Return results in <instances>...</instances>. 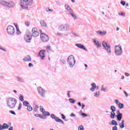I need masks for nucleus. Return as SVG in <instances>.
Listing matches in <instances>:
<instances>
[{
	"label": "nucleus",
	"instance_id": "nucleus-1",
	"mask_svg": "<svg viewBox=\"0 0 130 130\" xmlns=\"http://www.w3.org/2000/svg\"><path fill=\"white\" fill-rule=\"evenodd\" d=\"M31 32L32 34H26L24 36L25 41L28 43L31 42L32 37H38L39 36V31H38L36 27H33L31 29Z\"/></svg>",
	"mask_w": 130,
	"mask_h": 130
},
{
	"label": "nucleus",
	"instance_id": "nucleus-2",
	"mask_svg": "<svg viewBox=\"0 0 130 130\" xmlns=\"http://www.w3.org/2000/svg\"><path fill=\"white\" fill-rule=\"evenodd\" d=\"M6 100V104L9 108L11 109L15 108L17 104V99L14 98H7Z\"/></svg>",
	"mask_w": 130,
	"mask_h": 130
},
{
	"label": "nucleus",
	"instance_id": "nucleus-3",
	"mask_svg": "<svg viewBox=\"0 0 130 130\" xmlns=\"http://www.w3.org/2000/svg\"><path fill=\"white\" fill-rule=\"evenodd\" d=\"M20 6L23 10H28V7H31L33 5V0H20Z\"/></svg>",
	"mask_w": 130,
	"mask_h": 130
},
{
	"label": "nucleus",
	"instance_id": "nucleus-4",
	"mask_svg": "<svg viewBox=\"0 0 130 130\" xmlns=\"http://www.w3.org/2000/svg\"><path fill=\"white\" fill-rule=\"evenodd\" d=\"M0 4L4 7H6V8H9L10 9H13V8H14L15 6H16L14 1L6 2L2 1L0 2Z\"/></svg>",
	"mask_w": 130,
	"mask_h": 130
},
{
	"label": "nucleus",
	"instance_id": "nucleus-5",
	"mask_svg": "<svg viewBox=\"0 0 130 130\" xmlns=\"http://www.w3.org/2000/svg\"><path fill=\"white\" fill-rule=\"evenodd\" d=\"M69 64L70 68H73L76 63V60L75 59V57L74 55H71L68 58L67 60Z\"/></svg>",
	"mask_w": 130,
	"mask_h": 130
},
{
	"label": "nucleus",
	"instance_id": "nucleus-6",
	"mask_svg": "<svg viewBox=\"0 0 130 130\" xmlns=\"http://www.w3.org/2000/svg\"><path fill=\"white\" fill-rule=\"evenodd\" d=\"M122 48L121 46H115V54L117 56H120L122 54Z\"/></svg>",
	"mask_w": 130,
	"mask_h": 130
},
{
	"label": "nucleus",
	"instance_id": "nucleus-7",
	"mask_svg": "<svg viewBox=\"0 0 130 130\" xmlns=\"http://www.w3.org/2000/svg\"><path fill=\"white\" fill-rule=\"evenodd\" d=\"M58 29L59 31L67 32L70 30V25L68 23L61 24L59 26Z\"/></svg>",
	"mask_w": 130,
	"mask_h": 130
},
{
	"label": "nucleus",
	"instance_id": "nucleus-8",
	"mask_svg": "<svg viewBox=\"0 0 130 130\" xmlns=\"http://www.w3.org/2000/svg\"><path fill=\"white\" fill-rule=\"evenodd\" d=\"M102 45L104 47L103 49H105L108 53H110L111 52V48L110 47V45L109 44H107L106 42L103 41Z\"/></svg>",
	"mask_w": 130,
	"mask_h": 130
},
{
	"label": "nucleus",
	"instance_id": "nucleus-9",
	"mask_svg": "<svg viewBox=\"0 0 130 130\" xmlns=\"http://www.w3.org/2000/svg\"><path fill=\"white\" fill-rule=\"evenodd\" d=\"M7 33L9 35H14L15 34V27L12 25H9L7 28Z\"/></svg>",
	"mask_w": 130,
	"mask_h": 130
},
{
	"label": "nucleus",
	"instance_id": "nucleus-10",
	"mask_svg": "<svg viewBox=\"0 0 130 130\" xmlns=\"http://www.w3.org/2000/svg\"><path fill=\"white\" fill-rule=\"evenodd\" d=\"M41 39L43 42H47L49 40V37L45 34L41 33Z\"/></svg>",
	"mask_w": 130,
	"mask_h": 130
},
{
	"label": "nucleus",
	"instance_id": "nucleus-11",
	"mask_svg": "<svg viewBox=\"0 0 130 130\" xmlns=\"http://www.w3.org/2000/svg\"><path fill=\"white\" fill-rule=\"evenodd\" d=\"M51 117L53 119H55V121H56V122H60L62 124H64V122H63V121H62V120H61L60 119H58V117H56L55 116V115H54L53 114H51Z\"/></svg>",
	"mask_w": 130,
	"mask_h": 130
},
{
	"label": "nucleus",
	"instance_id": "nucleus-12",
	"mask_svg": "<svg viewBox=\"0 0 130 130\" xmlns=\"http://www.w3.org/2000/svg\"><path fill=\"white\" fill-rule=\"evenodd\" d=\"M38 92L42 97H45V90L42 87H38Z\"/></svg>",
	"mask_w": 130,
	"mask_h": 130
},
{
	"label": "nucleus",
	"instance_id": "nucleus-13",
	"mask_svg": "<svg viewBox=\"0 0 130 130\" xmlns=\"http://www.w3.org/2000/svg\"><path fill=\"white\" fill-rule=\"evenodd\" d=\"M45 52H46L45 50H40L39 52V56H40L41 59H44V57H45Z\"/></svg>",
	"mask_w": 130,
	"mask_h": 130
},
{
	"label": "nucleus",
	"instance_id": "nucleus-14",
	"mask_svg": "<svg viewBox=\"0 0 130 130\" xmlns=\"http://www.w3.org/2000/svg\"><path fill=\"white\" fill-rule=\"evenodd\" d=\"M64 8H65V10H66V11H67V12H68V13H69V15H70L71 13H73V12H74V10H73L72 8H71L70 7V6L68 4L64 5Z\"/></svg>",
	"mask_w": 130,
	"mask_h": 130
},
{
	"label": "nucleus",
	"instance_id": "nucleus-15",
	"mask_svg": "<svg viewBox=\"0 0 130 130\" xmlns=\"http://www.w3.org/2000/svg\"><path fill=\"white\" fill-rule=\"evenodd\" d=\"M40 110L41 112H42L44 116H49L50 115V113L48 112H45V110L43 108H40Z\"/></svg>",
	"mask_w": 130,
	"mask_h": 130
},
{
	"label": "nucleus",
	"instance_id": "nucleus-16",
	"mask_svg": "<svg viewBox=\"0 0 130 130\" xmlns=\"http://www.w3.org/2000/svg\"><path fill=\"white\" fill-rule=\"evenodd\" d=\"M76 46L78 47V48H80L81 49H83V50H85V51H87L88 50L86 49V47H85V46L84 45H82L81 43L79 44H76Z\"/></svg>",
	"mask_w": 130,
	"mask_h": 130
},
{
	"label": "nucleus",
	"instance_id": "nucleus-17",
	"mask_svg": "<svg viewBox=\"0 0 130 130\" xmlns=\"http://www.w3.org/2000/svg\"><path fill=\"white\" fill-rule=\"evenodd\" d=\"M8 128H9V125L6 123H4L2 126L1 125V126H0V130L8 129Z\"/></svg>",
	"mask_w": 130,
	"mask_h": 130
},
{
	"label": "nucleus",
	"instance_id": "nucleus-18",
	"mask_svg": "<svg viewBox=\"0 0 130 130\" xmlns=\"http://www.w3.org/2000/svg\"><path fill=\"white\" fill-rule=\"evenodd\" d=\"M23 60H24V61H27L29 62V61H31V60H32V59L31 58V56H30V55H27L23 58Z\"/></svg>",
	"mask_w": 130,
	"mask_h": 130
},
{
	"label": "nucleus",
	"instance_id": "nucleus-19",
	"mask_svg": "<svg viewBox=\"0 0 130 130\" xmlns=\"http://www.w3.org/2000/svg\"><path fill=\"white\" fill-rule=\"evenodd\" d=\"M93 43L97 46V48H100L101 47V43H99V41L93 40Z\"/></svg>",
	"mask_w": 130,
	"mask_h": 130
},
{
	"label": "nucleus",
	"instance_id": "nucleus-20",
	"mask_svg": "<svg viewBox=\"0 0 130 130\" xmlns=\"http://www.w3.org/2000/svg\"><path fill=\"white\" fill-rule=\"evenodd\" d=\"M96 33H97V34H99V35H101V36H104V35H106V33L107 32H106V31H102L99 30V31H96Z\"/></svg>",
	"mask_w": 130,
	"mask_h": 130
},
{
	"label": "nucleus",
	"instance_id": "nucleus-21",
	"mask_svg": "<svg viewBox=\"0 0 130 130\" xmlns=\"http://www.w3.org/2000/svg\"><path fill=\"white\" fill-rule=\"evenodd\" d=\"M92 87L90 88V90L91 92H94L95 91V89H96V84L95 83H93L91 84Z\"/></svg>",
	"mask_w": 130,
	"mask_h": 130
},
{
	"label": "nucleus",
	"instance_id": "nucleus-22",
	"mask_svg": "<svg viewBox=\"0 0 130 130\" xmlns=\"http://www.w3.org/2000/svg\"><path fill=\"white\" fill-rule=\"evenodd\" d=\"M116 117H117V119L118 121H120L121 119H122V114H120L119 115H116Z\"/></svg>",
	"mask_w": 130,
	"mask_h": 130
},
{
	"label": "nucleus",
	"instance_id": "nucleus-23",
	"mask_svg": "<svg viewBox=\"0 0 130 130\" xmlns=\"http://www.w3.org/2000/svg\"><path fill=\"white\" fill-rule=\"evenodd\" d=\"M40 23L42 27H47V24H46V23L44 20H41Z\"/></svg>",
	"mask_w": 130,
	"mask_h": 130
},
{
	"label": "nucleus",
	"instance_id": "nucleus-24",
	"mask_svg": "<svg viewBox=\"0 0 130 130\" xmlns=\"http://www.w3.org/2000/svg\"><path fill=\"white\" fill-rule=\"evenodd\" d=\"M16 79H17V81L18 82H20V83H24L25 82V81H24V79H23L19 76L16 77Z\"/></svg>",
	"mask_w": 130,
	"mask_h": 130
},
{
	"label": "nucleus",
	"instance_id": "nucleus-25",
	"mask_svg": "<svg viewBox=\"0 0 130 130\" xmlns=\"http://www.w3.org/2000/svg\"><path fill=\"white\" fill-rule=\"evenodd\" d=\"M69 15H71V17H72V18H73V19H74L75 20H77V19H78L77 15H76V14H75V13H74V12L70 13Z\"/></svg>",
	"mask_w": 130,
	"mask_h": 130
},
{
	"label": "nucleus",
	"instance_id": "nucleus-26",
	"mask_svg": "<svg viewBox=\"0 0 130 130\" xmlns=\"http://www.w3.org/2000/svg\"><path fill=\"white\" fill-rule=\"evenodd\" d=\"M119 126L120 128H124V120H122V122L119 123Z\"/></svg>",
	"mask_w": 130,
	"mask_h": 130
},
{
	"label": "nucleus",
	"instance_id": "nucleus-27",
	"mask_svg": "<svg viewBox=\"0 0 130 130\" xmlns=\"http://www.w3.org/2000/svg\"><path fill=\"white\" fill-rule=\"evenodd\" d=\"M116 115H115V113L114 112H110V117L112 119H114V117H115Z\"/></svg>",
	"mask_w": 130,
	"mask_h": 130
},
{
	"label": "nucleus",
	"instance_id": "nucleus-28",
	"mask_svg": "<svg viewBox=\"0 0 130 130\" xmlns=\"http://www.w3.org/2000/svg\"><path fill=\"white\" fill-rule=\"evenodd\" d=\"M77 104H78V105L79 106H80V107H81V109H84V108H85V104H81V102H78V103H77Z\"/></svg>",
	"mask_w": 130,
	"mask_h": 130
},
{
	"label": "nucleus",
	"instance_id": "nucleus-29",
	"mask_svg": "<svg viewBox=\"0 0 130 130\" xmlns=\"http://www.w3.org/2000/svg\"><path fill=\"white\" fill-rule=\"evenodd\" d=\"M110 109L111 110V112H115L116 111V108L114 106H111Z\"/></svg>",
	"mask_w": 130,
	"mask_h": 130
},
{
	"label": "nucleus",
	"instance_id": "nucleus-30",
	"mask_svg": "<svg viewBox=\"0 0 130 130\" xmlns=\"http://www.w3.org/2000/svg\"><path fill=\"white\" fill-rule=\"evenodd\" d=\"M124 106V105H123V104L119 102L118 105V107L120 109H122V108H123Z\"/></svg>",
	"mask_w": 130,
	"mask_h": 130
},
{
	"label": "nucleus",
	"instance_id": "nucleus-31",
	"mask_svg": "<svg viewBox=\"0 0 130 130\" xmlns=\"http://www.w3.org/2000/svg\"><path fill=\"white\" fill-rule=\"evenodd\" d=\"M15 27L16 28V31L18 35H20L21 34V31H20V29H19V27H18V25L17 24H15Z\"/></svg>",
	"mask_w": 130,
	"mask_h": 130
},
{
	"label": "nucleus",
	"instance_id": "nucleus-32",
	"mask_svg": "<svg viewBox=\"0 0 130 130\" xmlns=\"http://www.w3.org/2000/svg\"><path fill=\"white\" fill-rule=\"evenodd\" d=\"M27 110H28V111L31 112L33 110V108L32 106H31V105H28V106L27 107Z\"/></svg>",
	"mask_w": 130,
	"mask_h": 130
},
{
	"label": "nucleus",
	"instance_id": "nucleus-33",
	"mask_svg": "<svg viewBox=\"0 0 130 130\" xmlns=\"http://www.w3.org/2000/svg\"><path fill=\"white\" fill-rule=\"evenodd\" d=\"M111 124L112 125H118V124L117 123V122L114 120H112L111 122Z\"/></svg>",
	"mask_w": 130,
	"mask_h": 130
},
{
	"label": "nucleus",
	"instance_id": "nucleus-34",
	"mask_svg": "<svg viewBox=\"0 0 130 130\" xmlns=\"http://www.w3.org/2000/svg\"><path fill=\"white\" fill-rule=\"evenodd\" d=\"M23 105H24V106L27 107V106H29V102H28L27 101H24L23 103Z\"/></svg>",
	"mask_w": 130,
	"mask_h": 130
},
{
	"label": "nucleus",
	"instance_id": "nucleus-35",
	"mask_svg": "<svg viewBox=\"0 0 130 130\" xmlns=\"http://www.w3.org/2000/svg\"><path fill=\"white\" fill-rule=\"evenodd\" d=\"M100 95V92L97 91L96 92L94 93V97H99V95Z\"/></svg>",
	"mask_w": 130,
	"mask_h": 130
},
{
	"label": "nucleus",
	"instance_id": "nucleus-36",
	"mask_svg": "<svg viewBox=\"0 0 130 130\" xmlns=\"http://www.w3.org/2000/svg\"><path fill=\"white\" fill-rule=\"evenodd\" d=\"M69 101L71 103H73V104H74L75 102H76V101H75V100H74L73 99H70Z\"/></svg>",
	"mask_w": 130,
	"mask_h": 130
},
{
	"label": "nucleus",
	"instance_id": "nucleus-37",
	"mask_svg": "<svg viewBox=\"0 0 130 130\" xmlns=\"http://www.w3.org/2000/svg\"><path fill=\"white\" fill-rule=\"evenodd\" d=\"M25 26H26V27H29V26H30V22L25 21Z\"/></svg>",
	"mask_w": 130,
	"mask_h": 130
},
{
	"label": "nucleus",
	"instance_id": "nucleus-38",
	"mask_svg": "<svg viewBox=\"0 0 130 130\" xmlns=\"http://www.w3.org/2000/svg\"><path fill=\"white\" fill-rule=\"evenodd\" d=\"M81 115L83 117H87L88 116V114H85V113H81Z\"/></svg>",
	"mask_w": 130,
	"mask_h": 130
},
{
	"label": "nucleus",
	"instance_id": "nucleus-39",
	"mask_svg": "<svg viewBox=\"0 0 130 130\" xmlns=\"http://www.w3.org/2000/svg\"><path fill=\"white\" fill-rule=\"evenodd\" d=\"M78 130H84V126H83V125L79 126Z\"/></svg>",
	"mask_w": 130,
	"mask_h": 130
},
{
	"label": "nucleus",
	"instance_id": "nucleus-40",
	"mask_svg": "<svg viewBox=\"0 0 130 130\" xmlns=\"http://www.w3.org/2000/svg\"><path fill=\"white\" fill-rule=\"evenodd\" d=\"M19 100L21 101V102H23V101H24V96H23L22 95L20 96L19 97Z\"/></svg>",
	"mask_w": 130,
	"mask_h": 130
},
{
	"label": "nucleus",
	"instance_id": "nucleus-41",
	"mask_svg": "<svg viewBox=\"0 0 130 130\" xmlns=\"http://www.w3.org/2000/svg\"><path fill=\"white\" fill-rule=\"evenodd\" d=\"M101 90V91H103V92H108V89H106L104 88H102Z\"/></svg>",
	"mask_w": 130,
	"mask_h": 130
},
{
	"label": "nucleus",
	"instance_id": "nucleus-42",
	"mask_svg": "<svg viewBox=\"0 0 130 130\" xmlns=\"http://www.w3.org/2000/svg\"><path fill=\"white\" fill-rule=\"evenodd\" d=\"M40 118H41L42 119H46V117H44L43 115H40Z\"/></svg>",
	"mask_w": 130,
	"mask_h": 130
},
{
	"label": "nucleus",
	"instance_id": "nucleus-43",
	"mask_svg": "<svg viewBox=\"0 0 130 130\" xmlns=\"http://www.w3.org/2000/svg\"><path fill=\"white\" fill-rule=\"evenodd\" d=\"M120 4H121V5H122V6H125V1H121Z\"/></svg>",
	"mask_w": 130,
	"mask_h": 130
},
{
	"label": "nucleus",
	"instance_id": "nucleus-44",
	"mask_svg": "<svg viewBox=\"0 0 130 130\" xmlns=\"http://www.w3.org/2000/svg\"><path fill=\"white\" fill-rule=\"evenodd\" d=\"M112 130H118V128H117V126L115 125L112 127Z\"/></svg>",
	"mask_w": 130,
	"mask_h": 130
},
{
	"label": "nucleus",
	"instance_id": "nucleus-45",
	"mask_svg": "<svg viewBox=\"0 0 130 130\" xmlns=\"http://www.w3.org/2000/svg\"><path fill=\"white\" fill-rule=\"evenodd\" d=\"M60 61L62 62V63H63V64H66V60L61 59Z\"/></svg>",
	"mask_w": 130,
	"mask_h": 130
},
{
	"label": "nucleus",
	"instance_id": "nucleus-46",
	"mask_svg": "<svg viewBox=\"0 0 130 130\" xmlns=\"http://www.w3.org/2000/svg\"><path fill=\"white\" fill-rule=\"evenodd\" d=\"M10 113L11 114H13V115H16V113L14 111H10Z\"/></svg>",
	"mask_w": 130,
	"mask_h": 130
},
{
	"label": "nucleus",
	"instance_id": "nucleus-47",
	"mask_svg": "<svg viewBox=\"0 0 130 130\" xmlns=\"http://www.w3.org/2000/svg\"><path fill=\"white\" fill-rule=\"evenodd\" d=\"M61 116L62 119H66V116H64V115H63V114H61Z\"/></svg>",
	"mask_w": 130,
	"mask_h": 130
},
{
	"label": "nucleus",
	"instance_id": "nucleus-48",
	"mask_svg": "<svg viewBox=\"0 0 130 130\" xmlns=\"http://www.w3.org/2000/svg\"><path fill=\"white\" fill-rule=\"evenodd\" d=\"M114 102L116 103V105H118V104L119 103V102L118 101V100H115L114 101Z\"/></svg>",
	"mask_w": 130,
	"mask_h": 130
},
{
	"label": "nucleus",
	"instance_id": "nucleus-49",
	"mask_svg": "<svg viewBox=\"0 0 130 130\" xmlns=\"http://www.w3.org/2000/svg\"><path fill=\"white\" fill-rule=\"evenodd\" d=\"M28 67L29 68H31V67H34V64H33L32 63H29Z\"/></svg>",
	"mask_w": 130,
	"mask_h": 130
},
{
	"label": "nucleus",
	"instance_id": "nucleus-50",
	"mask_svg": "<svg viewBox=\"0 0 130 130\" xmlns=\"http://www.w3.org/2000/svg\"><path fill=\"white\" fill-rule=\"evenodd\" d=\"M119 16H122L123 17H124L125 16V14H123V13L121 12V13H118Z\"/></svg>",
	"mask_w": 130,
	"mask_h": 130
},
{
	"label": "nucleus",
	"instance_id": "nucleus-51",
	"mask_svg": "<svg viewBox=\"0 0 130 130\" xmlns=\"http://www.w3.org/2000/svg\"><path fill=\"white\" fill-rule=\"evenodd\" d=\"M70 116L71 117H76V115L75 114H74V113H71V114L70 115Z\"/></svg>",
	"mask_w": 130,
	"mask_h": 130
},
{
	"label": "nucleus",
	"instance_id": "nucleus-52",
	"mask_svg": "<svg viewBox=\"0 0 130 130\" xmlns=\"http://www.w3.org/2000/svg\"><path fill=\"white\" fill-rule=\"evenodd\" d=\"M21 108H22V106H21V103L19 104V105L18 108V110H21Z\"/></svg>",
	"mask_w": 130,
	"mask_h": 130
},
{
	"label": "nucleus",
	"instance_id": "nucleus-53",
	"mask_svg": "<svg viewBox=\"0 0 130 130\" xmlns=\"http://www.w3.org/2000/svg\"><path fill=\"white\" fill-rule=\"evenodd\" d=\"M46 10L47 12H52V11H53L52 10H51V9H50L49 8H47L46 9Z\"/></svg>",
	"mask_w": 130,
	"mask_h": 130
},
{
	"label": "nucleus",
	"instance_id": "nucleus-54",
	"mask_svg": "<svg viewBox=\"0 0 130 130\" xmlns=\"http://www.w3.org/2000/svg\"><path fill=\"white\" fill-rule=\"evenodd\" d=\"M35 116H36V117H40V114H35Z\"/></svg>",
	"mask_w": 130,
	"mask_h": 130
},
{
	"label": "nucleus",
	"instance_id": "nucleus-55",
	"mask_svg": "<svg viewBox=\"0 0 130 130\" xmlns=\"http://www.w3.org/2000/svg\"><path fill=\"white\" fill-rule=\"evenodd\" d=\"M72 34L73 35H75L76 37H79V35H78V34H76L75 32H72Z\"/></svg>",
	"mask_w": 130,
	"mask_h": 130
},
{
	"label": "nucleus",
	"instance_id": "nucleus-56",
	"mask_svg": "<svg viewBox=\"0 0 130 130\" xmlns=\"http://www.w3.org/2000/svg\"><path fill=\"white\" fill-rule=\"evenodd\" d=\"M124 75L126 77H129V74H128V73H125Z\"/></svg>",
	"mask_w": 130,
	"mask_h": 130
},
{
	"label": "nucleus",
	"instance_id": "nucleus-57",
	"mask_svg": "<svg viewBox=\"0 0 130 130\" xmlns=\"http://www.w3.org/2000/svg\"><path fill=\"white\" fill-rule=\"evenodd\" d=\"M124 94H125L126 97H127V96H128V93H127L125 91H124Z\"/></svg>",
	"mask_w": 130,
	"mask_h": 130
},
{
	"label": "nucleus",
	"instance_id": "nucleus-58",
	"mask_svg": "<svg viewBox=\"0 0 130 130\" xmlns=\"http://www.w3.org/2000/svg\"><path fill=\"white\" fill-rule=\"evenodd\" d=\"M116 113H117V115H118L119 114H122L121 113H120V112L119 111V110H117V111H116Z\"/></svg>",
	"mask_w": 130,
	"mask_h": 130
},
{
	"label": "nucleus",
	"instance_id": "nucleus-59",
	"mask_svg": "<svg viewBox=\"0 0 130 130\" xmlns=\"http://www.w3.org/2000/svg\"><path fill=\"white\" fill-rule=\"evenodd\" d=\"M71 92V91H68V93H67V95L68 96V97L70 98L71 97V95H70V93Z\"/></svg>",
	"mask_w": 130,
	"mask_h": 130
},
{
	"label": "nucleus",
	"instance_id": "nucleus-60",
	"mask_svg": "<svg viewBox=\"0 0 130 130\" xmlns=\"http://www.w3.org/2000/svg\"><path fill=\"white\" fill-rule=\"evenodd\" d=\"M0 49L1 50H3V51H6V49H4V48H2V47H0Z\"/></svg>",
	"mask_w": 130,
	"mask_h": 130
},
{
	"label": "nucleus",
	"instance_id": "nucleus-61",
	"mask_svg": "<svg viewBox=\"0 0 130 130\" xmlns=\"http://www.w3.org/2000/svg\"><path fill=\"white\" fill-rule=\"evenodd\" d=\"M47 49L49 50H50V46H47Z\"/></svg>",
	"mask_w": 130,
	"mask_h": 130
},
{
	"label": "nucleus",
	"instance_id": "nucleus-62",
	"mask_svg": "<svg viewBox=\"0 0 130 130\" xmlns=\"http://www.w3.org/2000/svg\"><path fill=\"white\" fill-rule=\"evenodd\" d=\"M35 108H36L37 109H38V108H39V106H38V105H36L35 106Z\"/></svg>",
	"mask_w": 130,
	"mask_h": 130
},
{
	"label": "nucleus",
	"instance_id": "nucleus-63",
	"mask_svg": "<svg viewBox=\"0 0 130 130\" xmlns=\"http://www.w3.org/2000/svg\"><path fill=\"white\" fill-rule=\"evenodd\" d=\"M57 35H58V36H61V35H62V34L58 32V33L57 34Z\"/></svg>",
	"mask_w": 130,
	"mask_h": 130
},
{
	"label": "nucleus",
	"instance_id": "nucleus-64",
	"mask_svg": "<svg viewBox=\"0 0 130 130\" xmlns=\"http://www.w3.org/2000/svg\"><path fill=\"white\" fill-rule=\"evenodd\" d=\"M8 130H13V126L10 127Z\"/></svg>",
	"mask_w": 130,
	"mask_h": 130
}]
</instances>
